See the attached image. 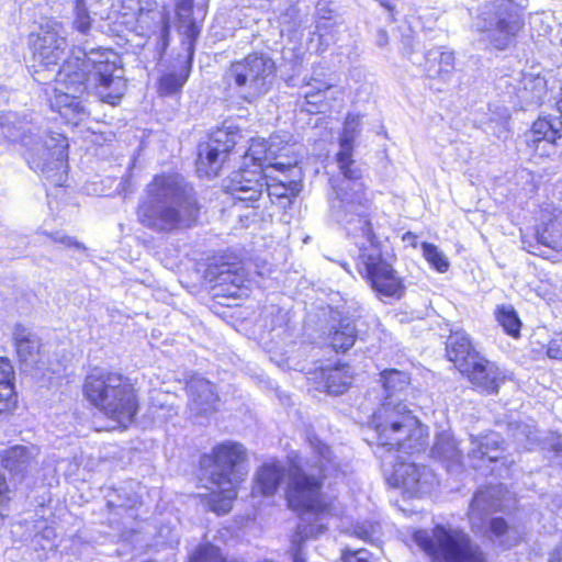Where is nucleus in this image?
<instances>
[{
    "instance_id": "f257e3e1",
    "label": "nucleus",
    "mask_w": 562,
    "mask_h": 562,
    "mask_svg": "<svg viewBox=\"0 0 562 562\" xmlns=\"http://www.w3.org/2000/svg\"><path fill=\"white\" fill-rule=\"evenodd\" d=\"M361 117L348 114L339 137L336 162L342 179L334 181L329 200L330 217L342 225L359 248L357 269L380 295L401 299L405 292L402 278L381 254L380 244L366 214L368 199L361 182L362 171L353 157V144L361 131Z\"/></svg>"
},
{
    "instance_id": "f03ea898",
    "label": "nucleus",
    "mask_w": 562,
    "mask_h": 562,
    "mask_svg": "<svg viewBox=\"0 0 562 562\" xmlns=\"http://www.w3.org/2000/svg\"><path fill=\"white\" fill-rule=\"evenodd\" d=\"M95 88L102 101L115 105L126 91L121 57L111 49L70 50L56 74L54 86L45 92L52 110L69 124L77 125L87 116L82 95Z\"/></svg>"
},
{
    "instance_id": "7ed1b4c3",
    "label": "nucleus",
    "mask_w": 562,
    "mask_h": 562,
    "mask_svg": "<svg viewBox=\"0 0 562 562\" xmlns=\"http://www.w3.org/2000/svg\"><path fill=\"white\" fill-rule=\"evenodd\" d=\"M312 449V462L303 465L299 456L294 454L288 470L289 484L286 501L292 509L302 512V521L299 524L292 542L297 544L293 554V562H305L301 542L322 535L327 527L323 524L324 516L329 513L330 506L324 499L321 487L326 477L345 475L348 464L342 462L333 452L331 448L318 437H307Z\"/></svg>"
},
{
    "instance_id": "20e7f679",
    "label": "nucleus",
    "mask_w": 562,
    "mask_h": 562,
    "mask_svg": "<svg viewBox=\"0 0 562 562\" xmlns=\"http://www.w3.org/2000/svg\"><path fill=\"white\" fill-rule=\"evenodd\" d=\"M200 207L182 178L156 176L144 189L137 206L139 223L156 233L189 228L199 217Z\"/></svg>"
},
{
    "instance_id": "39448f33",
    "label": "nucleus",
    "mask_w": 562,
    "mask_h": 562,
    "mask_svg": "<svg viewBox=\"0 0 562 562\" xmlns=\"http://www.w3.org/2000/svg\"><path fill=\"white\" fill-rule=\"evenodd\" d=\"M381 382L385 398L371 419L379 445L387 451L414 453L425 443V429L401 398L409 385V376L403 371L386 369L381 372Z\"/></svg>"
},
{
    "instance_id": "423d86ee",
    "label": "nucleus",
    "mask_w": 562,
    "mask_h": 562,
    "mask_svg": "<svg viewBox=\"0 0 562 562\" xmlns=\"http://www.w3.org/2000/svg\"><path fill=\"white\" fill-rule=\"evenodd\" d=\"M44 119L36 113H8L0 117L2 134L12 142H20L25 147L29 166L43 173L59 171L66 166L67 138L60 133L42 131Z\"/></svg>"
},
{
    "instance_id": "0eeeda50",
    "label": "nucleus",
    "mask_w": 562,
    "mask_h": 562,
    "mask_svg": "<svg viewBox=\"0 0 562 562\" xmlns=\"http://www.w3.org/2000/svg\"><path fill=\"white\" fill-rule=\"evenodd\" d=\"M246 460L244 446L231 441L216 446L212 454L201 457L200 465L204 470V475L216 488L204 495L210 510L218 515L231 510L237 496V486L247 473L244 468Z\"/></svg>"
},
{
    "instance_id": "6e6552de",
    "label": "nucleus",
    "mask_w": 562,
    "mask_h": 562,
    "mask_svg": "<svg viewBox=\"0 0 562 562\" xmlns=\"http://www.w3.org/2000/svg\"><path fill=\"white\" fill-rule=\"evenodd\" d=\"M87 398L109 418L126 426L138 404L133 385L119 373H91L85 383Z\"/></svg>"
},
{
    "instance_id": "1a4fd4ad",
    "label": "nucleus",
    "mask_w": 562,
    "mask_h": 562,
    "mask_svg": "<svg viewBox=\"0 0 562 562\" xmlns=\"http://www.w3.org/2000/svg\"><path fill=\"white\" fill-rule=\"evenodd\" d=\"M525 25L522 8L513 0H493L481 5L473 29L486 47L505 50Z\"/></svg>"
},
{
    "instance_id": "9d476101",
    "label": "nucleus",
    "mask_w": 562,
    "mask_h": 562,
    "mask_svg": "<svg viewBox=\"0 0 562 562\" xmlns=\"http://www.w3.org/2000/svg\"><path fill=\"white\" fill-rule=\"evenodd\" d=\"M413 539L434 562H486L480 546L463 529L449 524L436 525L430 532L418 530Z\"/></svg>"
},
{
    "instance_id": "9b49d317",
    "label": "nucleus",
    "mask_w": 562,
    "mask_h": 562,
    "mask_svg": "<svg viewBox=\"0 0 562 562\" xmlns=\"http://www.w3.org/2000/svg\"><path fill=\"white\" fill-rule=\"evenodd\" d=\"M276 76V64L266 53H251L234 61L225 74L226 83L240 98L254 102L268 93Z\"/></svg>"
},
{
    "instance_id": "f8f14e48",
    "label": "nucleus",
    "mask_w": 562,
    "mask_h": 562,
    "mask_svg": "<svg viewBox=\"0 0 562 562\" xmlns=\"http://www.w3.org/2000/svg\"><path fill=\"white\" fill-rule=\"evenodd\" d=\"M33 56V78L40 83L56 80L59 60L68 46L65 31L59 22L47 21L41 24L36 33L30 35Z\"/></svg>"
},
{
    "instance_id": "ddd939ff",
    "label": "nucleus",
    "mask_w": 562,
    "mask_h": 562,
    "mask_svg": "<svg viewBox=\"0 0 562 562\" xmlns=\"http://www.w3.org/2000/svg\"><path fill=\"white\" fill-rule=\"evenodd\" d=\"M235 144L234 134L225 130L216 131L207 143L199 146V170L205 168L207 177L217 176L227 153L234 148Z\"/></svg>"
},
{
    "instance_id": "4468645a",
    "label": "nucleus",
    "mask_w": 562,
    "mask_h": 562,
    "mask_svg": "<svg viewBox=\"0 0 562 562\" xmlns=\"http://www.w3.org/2000/svg\"><path fill=\"white\" fill-rule=\"evenodd\" d=\"M395 483L412 497L428 494L437 484V479L431 469L415 463H401L394 469Z\"/></svg>"
},
{
    "instance_id": "2eb2a0df",
    "label": "nucleus",
    "mask_w": 562,
    "mask_h": 562,
    "mask_svg": "<svg viewBox=\"0 0 562 562\" xmlns=\"http://www.w3.org/2000/svg\"><path fill=\"white\" fill-rule=\"evenodd\" d=\"M459 371L465 374L474 386L487 394L496 393L503 382L499 369L480 355L470 358L467 368H460Z\"/></svg>"
},
{
    "instance_id": "dca6fc26",
    "label": "nucleus",
    "mask_w": 562,
    "mask_h": 562,
    "mask_svg": "<svg viewBox=\"0 0 562 562\" xmlns=\"http://www.w3.org/2000/svg\"><path fill=\"white\" fill-rule=\"evenodd\" d=\"M277 158L273 145H268L266 140H252L244 156L245 164L251 161L259 171L263 172L265 178H270L274 170H280L283 173L296 165V160L278 161Z\"/></svg>"
},
{
    "instance_id": "f3484780",
    "label": "nucleus",
    "mask_w": 562,
    "mask_h": 562,
    "mask_svg": "<svg viewBox=\"0 0 562 562\" xmlns=\"http://www.w3.org/2000/svg\"><path fill=\"white\" fill-rule=\"evenodd\" d=\"M189 409L196 418L215 412L218 396L214 385L204 378H192L187 384Z\"/></svg>"
},
{
    "instance_id": "a211bd4d",
    "label": "nucleus",
    "mask_w": 562,
    "mask_h": 562,
    "mask_svg": "<svg viewBox=\"0 0 562 562\" xmlns=\"http://www.w3.org/2000/svg\"><path fill=\"white\" fill-rule=\"evenodd\" d=\"M498 495L499 487L497 486L481 488L475 493L468 512L474 531H483L488 515L502 508Z\"/></svg>"
},
{
    "instance_id": "6ab92c4d",
    "label": "nucleus",
    "mask_w": 562,
    "mask_h": 562,
    "mask_svg": "<svg viewBox=\"0 0 562 562\" xmlns=\"http://www.w3.org/2000/svg\"><path fill=\"white\" fill-rule=\"evenodd\" d=\"M561 121L558 117H540L533 124L527 135V143L540 156H549L554 150V144L560 138Z\"/></svg>"
},
{
    "instance_id": "aec40b11",
    "label": "nucleus",
    "mask_w": 562,
    "mask_h": 562,
    "mask_svg": "<svg viewBox=\"0 0 562 562\" xmlns=\"http://www.w3.org/2000/svg\"><path fill=\"white\" fill-rule=\"evenodd\" d=\"M262 179H265L262 171L240 169L232 177L231 194L239 202H256L262 194Z\"/></svg>"
},
{
    "instance_id": "412c9836",
    "label": "nucleus",
    "mask_w": 562,
    "mask_h": 562,
    "mask_svg": "<svg viewBox=\"0 0 562 562\" xmlns=\"http://www.w3.org/2000/svg\"><path fill=\"white\" fill-rule=\"evenodd\" d=\"M18 357L26 367L43 369L42 345L40 338L27 328L18 325L13 331Z\"/></svg>"
},
{
    "instance_id": "4be33fe9",
    "label": "nucleus",
    "mask_w": 562,
    "mask_h": 562,
    "mask_svg": "<svg viewBox=\"0 0 562 562\" xmlns=\"http://www.w3.org/2000/svg\"><path fill=\"white\" fill-rule=\"evenodd\" d=\"M40 449L34 445H16L1 454L4 469L14 475H24L37 464Z\"/></svg>"
},
{
    "instance_id": "5701e85b",
    "label": "nucleus",
    "mask_w": 562,
    "mask_h": 562,
    "mask_svg": "<svg viewBox=\"0 0 562 562\" xmlns=\"http://www.w3.org/2000/svg\"><path fill=\"white\" fill-rule=\"evenodd\" d=\"M543 231L537 232L539 244L555 250L562 249V209L548 205L541 211Z\"/></svg>"
},
{
    "instance_id": "b1692460",
    "label": "nucleus",
    "mask_w": 562,
    "mask_h": 562,
    "mask_svg": "<svg viewBox=\"0 0 562 562\" xmlns=\"http://www.w3.org/2000/svg\"><path fill=\"white\" fill-rule=\"evenodd\" d=\"M286 470L280 462H266L257 471L252 494L272 496L283 482Z\"/></svg>"
},
{
    "instance_id": "393cba45",
    "label": "nucleus",
    "mask_w": 562,
    "mask_h": 562,
    "mask_svg": "<svg viewBox=\"0 0 562 562\" xmlns=\"http://www.w3.org/2000/svg\"><path fill=\"white\" fill-rule=\"evenodd\" d=\"M425 70L429 78L448 81L454 71V54L439 48L428 50L425 55Z\"/></svg>"
},
{
    "instance_id": "a878e982",
    "label": "nucleus",
    "mask_w": 562,
    "mask_h": 562,
    "mask_svg": "<svg viewBox=\"0 0 562 562\" xmlns=\"http://www.w3.org/2000/svg\"><path fill=\"white\" fill-rule=\"evenodd\" d=\"M319 389L328 394H342L352 382V374L348 366L323 368L318 375Z\"/></svg>"
},
{
    "instance_id": "bb28decb",
    "label": "nucleus",
    "mask_w": 562,
    "mask_h": 562,
    "mask_svg": "<svg viewBox=\"0 0 562 562\" xmlns=\"http://www.w3.org/2000/svg\"><path fill=\"white\" fill-rule=\"evenodd\" d=\"M286 176L277 179L271 173L270 178H265L266 191L271 202L285 209L291 204V198L295 196L300 190L301 184L294 180H288Z\"/></svg>"
},
{
    "instance_id": "cd10ccee",
    "label": "nucleus",
    "mask_w": 562,
    "mask_h": 562,
    "mask_svg": "<svg viewBox=\"0 0 562 562\" xmlns=\"http://www.w3.org/2000/svg\"><path fill=\"white\" fill-rule=\"evenodd\" d=\"M344 27V21L341 16L334 10L328 8L325 3L317 4V21L316 30L322 42L327 45L331 42L335 43L337 34Z\"/></svg>"
},
{
    "instance_id": "c85d7f7f",
    "label": "nucleus",
    "mask_w": 562,
    "mask_h": 562,
    "mask_svg": "<svg viewBox=\"0 0 562 562\" xmlns=\"http://www.w3.org/2000/svg\"><path fill=\"white\" fill-rule=\"evenodd\" d=\"M448 358L454 363L456 368H467L470 358L479 356V353L471 346L469 336L464 331L452 333L446 346Z\"/></svg>"
},
{
    "instance_id": "c756f323",
    "label": "nucleus",
    "mask_w": 562,
    "mask_h": 562,
    "mask_svg": "<svg viewBox=\"0 0 562 562\" xmlns=\"http://www.w3.org/2000/svg\"><path fill=\"white\" fill-rule=\"evenodd\" d=\"M547 80L540 75L525 74L518 89V97L526 105H538L547 95Z\"/></svg>"
},
{
    "instance_id": "7c9ffc66",
    "label": "nucleus",
    "mask_w": 562,
    "mask_h": 562,
    "mask_svg": "<svg viewBox=\"0 0 562 562\" xmlns=\"http://www.w3.org/2000/svg\"><path fill=\"white\" fill-rule=\"evenodd\" d=\"M329 344L335 351H346L350 349L357 339V330L352 319L344 317L339 323L331 327Z\"/></svg>"
},
{
    "instance_id": "2f4dec72",
    "label": "nucleus",
    "mask_w": 562,
    "mask_h": 562,
    "mask_svg": "<svg viewBox=\"0 0 562 562\" xmlns=\"http://www.w3.org/2000/svg\"><path fill=\"white\" fill-rule=\"evenodd\" d=\"M501 440L498 435L488 434L480 438L472 437L469 457L473 460H484L496 462L499 459L497 451L499 450Z\"/></svg>"
},
{
    "instance_id": "473e14b6",
    "label": "nucleus",
    "mask_w": 562,
    "mask_h": 562,
    "mask_svg": "<svg viewBox=\"0 0 562 562\" xmlns=\"http://www.w3.org/2000/svg\"><path fill=\"white\" fill-rule=\"evenodd\" d=\"M431 453L435 458L442 462H448L450 465L459 467L461 464V450L458 448L452 435L447 431L437 436Z\"/></svg>"
},
{
    "instance_id": "72a5a7b5",
    "label": "nucleus",
    "mask_w": 562,
    "mask_h": 562,
    "mask_svg": "<svg viewBox=\"0 0 562 562\" xmlns=\"http://www.w3.org/2000/svg\"><path fill=\"white\" fill-rule=\"evenodd\" d=\"M334 85L323 79L312 78L307 83V90L304 92V103L302 109L310 113L319 112L324 101V92Z\"/></svg>"
},
{
    "instance_id": "f704fd0d",
    "label": "nucleus",
    "mask_w": 562,
    "mask_h": 562,
    "mask_svg": "<svg viewBox=\"0 0 562 562\" xmlns=\"http://www.w3.org/2000/svg\"><path fill=\"white\" fill-rule=\"evenodd\" d=\"M95 0H74L72 27L81 34H87L92 25L93 15L97 14Z\"/></svg>"
},
{
    "instance_id": "c9c22d12",
    "label": "nucleus",
    "mask_w": 562,
    "mask_h": 562,
    "mask_svg": "<svg viewBox=\"0 0 562 562\" xmlns=\"http://www.w3.org/2000/svg\"><path fill=\"white\" fill-rule=\"evenodd\" d=\"M496 319L508 335L513 337L519 336L521 323L513 306H499L496 311Z\"/></svg>"
},
{
    "instance_id": "e433bc0d",
    "label": "nucleus",
    "mask_w": 562,
    "mask_h": 562,
    "mask_svg": "<svg viewBox=\"0 0 562 562\" xmlns=\"http://www.w3.org/2000/svg\"><path fill=\"white\" fill-rule=\"evenodd\" d=\"M189 71L182 68L179 72L171 71L164 75L159 81V92L161 94H172L181 90L187 82Z\"/></svg>"
},
{
    "instance_id": "4c0bfd02",
    "label": "nucleus",
    "mask_w": 562,
    "mask_h": 562,
    "mask_svg": "<svg viewBox=\"0 0 562 562\" xmlns=\"http://www.w3.org/2000/svg\"><path fill=\"white\" fill-rule=\"evenodd\" d=\"M274 2L273 4L269 2L270 8L273 11H280L284 9V12H282L279 16V23L281 25V32H291L295 30L299 26L297 21V10L294 5L290 4V0L286 2Z\"/></svg>"
},
{
    "instance_id": "58836bf2",
    "label": "nucleus",
    "mask_w": 562,
    "mask_h": 562,
    "mask_svg": "<svg viewBox=\"0 0 562 562\" xmlns=\"http://www.w3.org/2000/svg\"><path fill=\"white\" fill-rule=\"evenodd\" d=\"M189 562H239L235 559L228 560L226 557H224L221 552V550L211 544L205 543L199 546L192 555L190 557Z\"/></svg>"
},
{
    "instance_id": "ea45409f",
    "label": "nucleus",
    "mask_w": 562,
    "mask_h": 562,
    "mask_svg": "<svg viewBox=\"0 0 562 562\" xmlns=\"http://www.w3.org/2000/svg\"><path fill=\"white\" fill-rule=\"evenodd\" d=\"M144 20H142V13H137V23L151 32H159L160 40L162 41V45H167V38L169 35V12L165 11V20L162 22H158L154 19V14L147 13L145 14Z\"/></svg>"
},
{
    "instance_id": "a19ab883",
    "label": "nucleus",
    "mask_w": 562,
    "mask_h": 562,
    "mask_svg": "<svg viewBox=\"0 0 562 562\" xmlns=\"http://www.w3.org/2000/svg\"><path fill=\"white\" fill-rule=\"evenodd\" d=\"M423 255L425 259L439 272H446L449 269L448 258L438 249L437 246L423 243Z\"/></svg>"
},
{
    "instance_id": "79ce46f5",
    "label": "nucleus",
    "mask_w": 562,
    "mask_h": 562,
    "mask_svg": "<svg viewBox=\"0 0 562 562\" xmlns=\"http://www.w3.org/2000/svg\"><path fill=\"white\" fill-rule=\"evenodd\" d=\"M508 427L513 438L525 448H528V445H531L537 440V434L533 427L527 424L510 423Z\"/></svg>"
},
{
    "instance_id": "37998d69",
    "label": "nucleus",
    "mask_w": 562,
    "mask_h": 562,
    "mask_svg": "<svg viewBox=\"0 0 562 562\" xmlns=\"http://www.w3.org/2000/svg\"><path fill=\"white\" fill-rule=\"evenodd\" d=\"M491 116L488 117V124L496 123L498 128L497 137H502V134L506 132V125L509 119V110L503 105H490Z\"/></svg>"
},
{
    "instance_id": "c03bdc74",
    "label": "nucleus",
    "mask_w": 562,
    "mask_h": 562,
    "mask_svg": "<svg viewBox=\"0 0 562 562\" xmlns=\"http://www.w3.org/2000/svg\"><path fill=\"white\" fill-rule=\"evenodd\" d=\"M138 4V13H142V20H144V14L153 13L154 19L158 22H162L165 20V11H168L165 7L159 8L156 0H137Z\"/></svg>"
},
{
    "instance_id": "a18cd8bd",
    "label": "nucleus",
    "mask_w": 562,
    "mask_h": 562,
    "mask_svg": "<svg viewBox=\"0 0 562 562\" xmlns=\"http://www.w3.org/2000/svg\"><path fill=\"white\" fill-rule=\"evenodd\" d=\"M488 530L492 537L495 539H499L502 544H505V541L502 539L509 530L508 524L502 517H495L490 520Z\"/></svg>"
},
{
    "instance_id": "49530a36",
    "label": "nucleus",
    "mask_w": 562,
    "mask_h": 562,
    "mask_svg": "<svg viewBox=\"0 0 562 562\" xmlns=\"http://www.w3.org/2000/svg\"><path fill=\"white\" fill-rule=\"evenodd\" d=\"M14 404L13 383H0V412L7 411Z\"/></svg>"
},
{
    "instance_id": "de8ad7c7",
    "label": "nucleus",
    "mask_w": 562,
    "mask_h": 562,
    "mask_svg": "<svg viewBox=\"0 0 562 562\" xmlns=\"http://www.w3.org/2000/svg\"><path fill=\"white\" fill-rule=\"evenodd\" d=\"M378 525L363 522L356 525L353 532L359 539L371 542L378 533Z\"/></svg>"
},
{
    "instance_id": "09e8293b",
    "label": "nucleus",
    "mask_w": 562,
    "mask_h": 562,
    "mask_svg": "<svg viewBox=\"0 0 562 562\" xmlns=\"http://www.w3.org/2000/svg\"><path fill=\"white\" fill-rule=\"evenodd\" d=\"M547 355L551 359L562 360V333L557 334L549 341Z\"/></svg>"
},
{
    "instance_id": "8fccbe9b",
    "label": "nucleus",
    "mask_w": 562,
    "mask_h": 562,
    "mask_svg": "<svg viewBox=\"0 0 562 562\" xmlns=\"http://www.w3.org/2000/svg\"><path fill=\"white\" fill-rule=\"evenodd\" d=\"M13 367L9 359L0 358V383H13Z\"/></svg>"
},
{
    "instance_id": "3c124183",
    "label": "nucleus",
    "mask_w": 562,
    "mask_h": 562,
    "mask_svg": "<svg viewBox=\"0 0 562 562\" xmlns=\"http://www.w3.org/2000/svg\"><path fill=\"white\" fill-rule=\"evenodd\" d=\"M9 486L5 476L0 472V516L3 517V512L8 507L9 498Z\"/></svg>"
},
{
    "instance_id": "603ef678",
    "label": "nucleus",
    "mask_w": 562,
    "mask_h": 562,
    "mask_svg": "<svg viewBox=\"0 0 562 562\" xmlns=\"http://www.w3.org/2000/svg\"><path fill=\"white\" fill-rule=\"evenodd\" d=\"M54 243H59L66 247H79V244L75 241L71 237L64 235L59 232L52 233L47 235Z\"/></svg>"
},
{
    "instance_id": "864d4df0",
    "label": "nucleus",
    "mask_w": 562,
    "mask_h": 562,
    "mask_svg": "<svg viewBox=\"0 0 562 562\" xmlns=\"http://www.w3.org/2000/svg\"><path fill=\"white\" fill-rule=\"evenodd\" d=\"M218 278L221 282L231 281L233 284L237 286H239V284L243 282L241 278L237 273L232 272L229 267L226 270H221Z\"/></svg>"
},
{
    "instance_id": "5fc2aeb1",
    "label": "nucleus",
    "mask_w": 562,
    "mask_h": 562,
    "mask_svg": "<svg viewBox=\"0 0 562 562\" xmlns=\"http://www.w3.org/2000/svg\"><path fill=\"white\" fill-rule=\"evenodd\" d=\"M368 551L358 550L355 552H348L344 555L345 562H367Z\"/></svg>"
},
{
    "instance_id": "6e6d98bb",
    "label": "nucleus",
    "mask_w": 562,
    "mask_h": 562,
    "mask_svg": "<svg viewBox=\"0 0 562 562\" xmlns=\"http://www.w3.org/2000/svg\"><path fill=\"white\" fill-rule=\"evenodd\" d=\"M387 42H389L387 33L384 30L380 29L376 34V44L380 47H383L387 44Z\"/></svg>"
},
{
    "instance_id": "4d7b16f0",
    "label": "nucleus",
    "mask_w": 562,
    "mask_h": 562,
    "mask_svg": "<svg viewBox=\"0 0 562 562\" xmlns=\"http://www.w3.org/2000/svg\"><path fill=\"white\" fill-rule=\"evenodd\" d=\"M190 12H191V4L183 1L179 5V9H178L179 16L182 18V16H184V14H190Z\"/></svg>"
},
{
    "instance_id": "13d9d810",
    "label": "nucleus",
    "mask_w": 562,
    "mask_h": 562,
    "mask_svg": "<svg viewBox=\"0 0 562 562\" xmlns=\"http://www.w3.org/2000/svg\"><path fill=\"white\" fill-rule=\"evenodd\" d=\"M550 562H562V550H555L550 559Z\"/></svg>"
},
{
    "instance_id": "bf43d9fd",
    "label": "nucleus",
    "mask_w": 562,
    "mask_h": 562,
    "mask_svg": "<svg viewBox=\"0 0 562 562\" xmlns=\"http://www.w3.org/2000/svg\"><path fill=\"white\" fill-rule=\"evenodd\" d=\"M381 4L386 8L389 11H391L393 9V5L392 3L390 2V0H380Z\"/></svg>"
},
{
    "instance_id": "052dcab7",
    "label": "nucleus",
    "mask_w": 562,
    "mask_h": 562,
    "mask_svg": "<svg viewBox=\"0 0 562 562\" xmlns=\"http://www.w3.org/2000/svg\"><path fill=\"white\" fill-rule=\"evenodd\" d=\"M189 32H190V36H193V35L195 34V27H194V25H191V26L189 27Z\"/></svg>"
},
{
    "instance_id": "680f3d73",
    "label": "nucleus",
    "mask_w": 562,
    "mask_h": 562,
    "mask_svg": "<svg viewBox=\"0 0 562 562\" xmlns=\"http://www.w3.org/2000/svg\"><path fill=\"white\" fill-rule=\"evenodd\" d=\"M486 124H487V127H485V131H488V128H490V130H492L494 133L498 134V131H497V132H496V131H494V128H493L492 124L490 125V124H488V122H487Z\"/></svg>"
},
{
    "instance_id": "e2e57ef3",
    "label": "nucleus",
    "mask_w": 562,
    "mask_h": 562,
    "mask_svg": "<svg viewBox=\"0 0 562 562\" xmlns=\"http://www.w3.org/2000/svg\"><path fill=\"white\" fill-rule=\"evenodd\" d=\"M559 446V450L558 451H561L562 452V445L561 443H558Z\"/></svg>"
},
{
    "instance_id": "0e129e2a",
    "label": "nucleus",
    "mask_w": 562,
    "mask_h": 562,
    "mask_svg": "<svg viewBox=\"0 0 562 562\" xmlns=\"http://www.w3.org/2000/svg\"><path fill=\"white\" fill-rule=\"evenodd\" d=\"M483 450H488V446H483Z\"/></svg>"
}]
</instances>
